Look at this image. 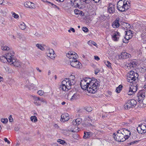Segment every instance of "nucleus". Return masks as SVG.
Listing matches in <instances>:
<instances>
[{
  "mask_svg": "<svg viewBox=\"0 0 146 146\" xmlns=\"http://www.w3.org/2000/svg\"><path fill=\"white\" fill-rule=\"evenodd\" d=\"M36 69L38 71H39L40 72H41V70H40L39 69V68L38 67H36Z\"/></svg>",
  "mask_w": 146,
  "mask_h": 146,
  "instance_id": "obj_60",
  "label": "nucleus"
},
{
  "mask_svg": "<svg viewBox=\"0 0 146 146\" xmlns=\"http://www.w3.org/2000/svg\"><path fill=\"white\" fill-rule=\"evenodd\" d=\"M92 135V133L90 132L84 133V135L83 136L84 138L85 139L89 138Z\"/></svg>",
  "mask_w": 146,
  "mask_h": 146,
  "instance_id": "obj_25",
  "label": "nucleus"
},
{
  "mask_svg": "<svg viewBox=\"0 0 146 146\" xmlns=\"http://www.w3.org/2000/svg\"><path fill=\"white\" fill-rule=\"evenodd\" d=\"M11 13L12 15V16L16 19L18 18L19 17V15H18L15 13L12 12Z\"/></svg>",
  "mask_w": 146,
  "mask_h": 146,
  "instance_id": "obj_35",
  "label": "nucleus"
},
{
  "mask_svg": "<svg viewBox=\"0 0 146 146\" xmlns=\"http://www.w3.org/2000/svg\"><path fill=\"white\" fill-rule=\"evenodd\" d=\"M146 123L144 122L142 124L139 125L137 127V130L138 132L140 134H143L146 133Z\"/></svg>",
  "mask_w": 146,
  "mask_h": 146,
  "instance_id": "obj_7",
  "label": "nucleus"
},
{
  "mask_svg": "<svg viewBox=\"0 0 146 146\" xmlns=\"http://www.w3.org/2000/svg\"><path fill=\"white\" fill-rule=\"evenodd\" d=\"M70 62V64L72 67L77 68H80L82 65L77 60H71Z\"/></svg>",
  "mask_w": 146,
  "mask_h": 146,
  "instance_id": "obj_11",
  "label": "nucleus"
},
{
  "mask_svg": "<svg viewBox=\"0 0 146 146\" xmlns=\"http://www.w3.org/2000/svg\"><path fill=\"white\" fill-rule=\"evenodd\" d=\"M127 3H129V2L126 0H119L117 4V9L121 12L125 11L129 7Z\"/></svg>",
  "mask_w": 146,
  "mask_h": 146,
  "instance_id": "obj_4",
  "label": "nucleus"
},
{
  "mask_svg": "<svg viewBox=\"0 0 146 146\" xmlns=\"http://www.w3.org/2000/svg\"><path fill=\"white\" fill-rule=\"evenodd\" d=\"M38 94L40 96H42L44 93V92L42 90H39L38 92Z\"/></svg>",
  "mask_w": 146,
  "mask_h": 146,
  "instance_id": "obj_41",
  "label": "nucleus"
},
{
  "mask_svg": "<svg viewBox=\"0 0 146 146\" xmlns=\"http://www.w3.org/2000/svg\"><path fill=\"white\" fill-rule=\"evenodd\" d=\"M66 56L70 59V62L71 60H76L78 57L77 54L75 52L72 51L69 52L66 54Z\"/></svg>",
  "mask_w": 146,
  "mask_h": 146,
  "instance_id": "obj_9",
  "label": "nucleus"
},
{
  "mask_svg": "<svg viewBox=\"0 0 146 146\" xmlns=\"http://www.w3.org/2000/svg\"><path fill=\"white\" fill-rule=\"evenodd\" d=\"M141 70L143 72H145L146 71V67H144V68H142Z\"/></svg>",
  "mask_w": 146,
  "mask_h": 146,
  "instance_id": "obj_58",
  "label": "nucleus"
},
{
  "mask_svg": "<svg viewBox=\"0 0 146 146\" xmlns=\"http://www.w3.org/2000/svg\"><path fill=\"white\" fill-rule=\"evenodd\" d=\"M9 63L11 65L17 67H20L22 64L19 61L15 59H13Z\"/></svg>",
  "mask_w": 146,
  "mask_h": 146,
  "instance_id": "obj_15",
  "label": "nucleus"
},
{
  "mask_svg": "<svg viewBox=\"0 0 146 146\" xmlns=\"http://www.w3.org/2000/svg\"><path fill=\"white\" fill-rule=\"evenodd\" d=\"M83 31L84 32H87L88 30V29L86 27H83L82 28Z\"/></svg>",
  "mask_w": 146,
  "mask_h": 146,
  "instance_id": "obj_42",
  "label": "nucleus"
},
{
  "mask_svg": "<svg viewBox=\"0 0 146 146\" xmlns=\"http://www.w3.org/2000/svg\"><path fill=\"white\" fill-rule=\"evenodd\" d=\"M79 15H80L81 16H82L84 15V13L83 11H80Z\"/></svg>",
  "mask_w": 146,
  "mask_h": 146,
  "instance_id": "obj_52",
  "label": "nucleus"
},
{
  "mask_svg": "<svg viewBox=\"0 0 146 146\" xmlns=\"http://www.w3.org/2000/svg\"><path fill=\"white\" fill-rule=\"evenodd\" d=\"M137 104L136 100L134 99L127 101L124 105V108L125 110H129L131 108L134 107Z\"/></svg>",
  "mask_w": 146,
  "mask_h": 146,
  "instance_id": "obj_5",
  "label": "nucleus"
},
{
  "mask_svg": "<svg viewBox=\"0 0 146 146\" xmlns=\"http://www.w3.org/2000/svg\"><path fill=\"white\" fill-rule=\"evenodd\" d=\"M26 7L29 8L31 9L34 8L35 7L34 4L30 2H26L24 4Z\"/></svg>",
  "mask_w": 146,
  "mask_h": 146,
  "instance_id": "obj_22",
  "label": "nucleus"
},
{
  "mask_svg": "<svg viewBox=\"0 0 146 146\" xmlns=\"http://www.w3.org/2000/svg\"><path fill=\"white\" fill-rule=\"evenodd\" d=\"M94 71L95 74L97 75L98 74V73L100 71V70L99 69L97 68L95 69Z\"/></svg>",
  "mask_w": 146,
  "mask_h": 146,
  "instance_id": "obj_44",
  "label": "nucleus"
},
{
  "mask_svg": "<svg viewBox=\"0 0 146 146\" xmlns=\"http://www.w3.org/2000/svg\"><path fill=\"white\" fill-rule=\"evenodd\" d=\"M31 120L33 122H36L37 121V117L35 116H33L31 117Z\"/></svg>",
  "mask_w": 146,
  "mask_h": 146,
  "instance_id": "obj_34",
  "label": "nucleus"
},
{
  "mask_svg": "<svg viewBox=\"0 0 146 146\" xmlns=\"http://www.w3.org/2000/svg\"><path fill=\"white\" fill-rule=\"evenodd\" d=\"M57 142L60 144H61L62 145H64V144L66 143V142L65 141L60 139H58L57 140Z\"/></svg>",
  "mask_w": 146,
  "mask_h": 146,
  "instance_id": "obj_37",
  "label": "nucleus"
},
{
  "mask_svg": "<svg viewBox=\"0 0 146 146\" xmlns=\"http://www.w3.org/2000/svg\"><path fill=\"white\" fill-rule=\"evenodd\" d=\"M138 64V62L136 60L133 59L129 61L127 66L129 68L134 67H135Z\"/></svg>",
  "mask_w": 146,
  "mask_h": 146,
  "instance_id": "obj_14",
  "label": "nucleus"
},
{
  "mask_svg": "<svg viewBox=\"0 0 146 146\" xmlns=\"http://www.w3.org/2000/svg\"><path fill=\"white\" fill-rule=\"evenodd\" d=\"M47 3L48 4H50L51 5H52V4H53L52 3H51V2L48 1L47 2Z\"/></svg>",
  "mask_w": 146,
  "mask_h": 146,
  "instance_id": "obj_62",
  "label": "nucleus"
},
{
  "mask_svg": "<svg viewBox=\"0 0 146 146\" xmlns=\"http://www.w3.org/2000/svg\"><path fill=\"white\" fill-rule=\"evenodd\" d=\"M4 140L6 142H7V143L8 144L10 143V141H9L8 140L7 138H5Z\"/></svg>",
  "mask_w": 146,
  "mask_h": 146,
  "instance_id": "obj_51",
  "label": "nucleus"
},
{
  "mask_svg": "<svg viewBox=\"0 0 146 146\" xmlns=\"http://www.w3.org/2000/svg\"><path fill=\"white\" fill-rule=\"evenodd\" d=\"M123 86L122 85H119L118 87H117L116 89V92L118 93L120 92V91L122 90Z\"/></svg>",
  "mask_w": 146,
  "mask_h": 146,
  "instance_id": "obj_29",
  "label": "nucleus"
},
{
  "mask_svg": "<svg viewBox=\"0 0 146 146\" xmlns=\"http://www.w3.org/2000/svg\"><path fill=\"white\" fill-rule=\"evenodd\" d=\"M145 95L146 94L144 91H141L138 93L137 97L138 101L139 103H141L143 102L144 103L146 102V100L145 99Z\"/></svg>",
  "mask_w": 146,
  "mask_h": 146,
  "instance_id": "obj_8",
  "label": "nucleus"
},
{
  "mask_svg": "<svg viewBox=\"0 0 146 146\" xmlns=\"http://www.w3.org/2000/svg\"><path fill=\"white\" fill-rule=\"evenodd\" d=\"M82 0H77V1L76 2V3H78V4L79 5H81L82 4Z\"/></svg>",
  "mask_w": 146,
  "mask_h": 146,
  "instance_id": "obj_45",
  "label": "nucleus"
},
{
  "mask_svg": "<svg viewBox=\"0 0 146 146\" xmlns=\"http://www.w3.org/2000/svg\"><path fill=\"white\" fill-rule=\"evenodd\" d=\"M14 53L13 51H11L9 53L6 54L5 55V57L7 60V62L10 63L14 58Z\"/></svg>",
  "mask_w": 146,
  "mask_h": 146,
  "instance_id": "obj_12",
  "label": "nucleus"
},
{
  "mask_svg": "<svg viewBox=\"0 0 146 146\" xmlns=\"http://www.w3.org/2000/svg\"><path fill=\"white\" fill-rule=\"evenodd\" d=\"M79 97L78 94L76 93L73 94L70 99V100L72 101L74 100H76L78 99Z\"/></svg>",
  "mask_w": 146,
  "mask_h": 146,
  "instance_id": "obj_27",
  "label": "nucleus"
},
{
  "mask_svg": "<svg viewBox=\"0 0 146 146\" xmlns=\"http://www.w3.org/2000/svg\"><path fill=\"white\" fill-rule=\"evenodd\" d=\"M132 31L129 30L126 31V33L125 36V39L126 40L124 41L123 40V42L124 43H126L127 42V41L128 40L131 38L132 37Z\"/></svg>",
  "mask_w": 146,
  "mask_h": 146,
  "instance_id": "obj_10",
  "label": "nucleus"
},
{
  "mask_svg": "<svg viewBox=\"0 0 146 146\" xmlns=\"http://www.w3.org/2000/svg\"><path fill=\"white\" fill-rule=\"evenodd\" d=\"M3 80V78L0 76V82L2 81Z\"/></svg>",
  "mask_w": 146,
  "mask_h": 146,
  "instance_id": "obj_61",
  "label": "nucleus"
},
{
  "mask_svg": "<svg viewBox=\"0 0 146 146\" xmlns=\"http://www.w3.org/2000/svg\"><path fill=\"white\" fill-rule=\"evenodd\" d=\"M46 53L47 56L52 59H53L55 57V55L54 54V52L52 49H50L47 50Z\"/></svg>",
  "mask_w": 146,
  "mask_h": 146,
  "instance_id": "obj_16",
  "label": "nucleus"
},
{
  "mask_svg": "<svg viewBox=\"0 0 146 146\" xmlns=\"http://www.w3.org/2000/svg\"><path fill=\"white\" fill-rule=\"evenodd\" d=\"M143 88L145 89H146V84H145Z\"/></svg>",
  "mask_w": 146,
  "mask_h": 146,
  "instance_id": "obj_64",
  "label": "nucleus"
},
{
  "mask_svg": "<svg viewBox=\"0 0 146 146\" xmlns=\"http://www.w3.org/2000/svg\"><path fill=\"white\" fill-rule=\"evenodd\" d=\"M73 5L76 8H79V7L80 5L78 4V3H76V2Z\"/></svg>",
  "mask_w": 146,
  "mask_h": 146,
  "instance_id": "obj_49",
  "label": "nucleus"
},
{
  "mask_svg": "<svg viewBox=\"0 0 146 146\" xmlns=\"http://www.w3.org/2000/svg\"><path fill=\"white\" fill-rule=\"evenodd\" d=\"M70 1L72 3H73V4L77 1V0H70Z\"/></svg>",
  "mask_w": 146,
  "mask_h": 146,
  "instance_id": "obj_56",
  "label": "nucleus"
},
{
  "mask_svg": "<svg viewBox=\"0 0 146 146\" xmlns=\"http://www.w3.org/2000/svg\"><path fill=\"white\" fill-rule=\"evenodd\" d=\"M81 123V119L80 118H78L76 119L75 121L74 120L73 122V125H79Z\"/></svg>",
  "mask_w": 146,
  "mask_h": 146,
  "instance_id": "obj_24",
  "label": "nucleus"
},
{
  "mask_svg": "<svg viewBox=\"0 0 146 146\" xmlns=\"http://www.w3.org/2000/svg\"><path fill=\"white\" fill-rule=\"evenodd\" d=\"M80 11L77 9H76L74 10V12L75 14L77 15H79Z\"/></svg>",
  "mask_w": 146,
  "mask_h": 146,
  "instance_id": "obj_40",
  "label": "nucleus"
},
{
  "mask_svg": "<svg viewBox=\"0 0 146 146\" xmlns=\"http://www.w3.org/2000/svg\"><path fill=\"white\" fill-rule=\"evenodd\" d=\"M75 78L74 76L73 75L70 76L69 78H65L62 82L60 90L64 91H68L71 88V86L75 84Z\"/></svg>",
  "mask_w": 146,
  "mask_h": 146,
  "instance_id": "obj_3",
  "label": "nucleus"
},
{
  "mask_svg": "<svg viewBox=\"0 0 146 146\" xmlns=\"http://www.w3.org/2000/svg\"><path fill=\"white\" fill-rule=\"evenodd\" d=\"M70 30L71 31H72L73 33H74L75 32V29L73 28H71Z\"/></svg>",
  "mask_w": 146,
  "mask_h": 146,
  "instance_id": "obj_59",
  "label": "nucleus"
},
{
  "mask_svg": "<svg viewBox=\"0 0 146 146\" xmlns=\"http://www.w3.org/2000/svg\"><path fill=\"white\" fill-rule=\"evenodd\" d=\"M94 58L96 60H100V58L98 56H95Z\"/></svg>",
  "mask_w": 146,
  "mask_h": 146,
  "instance_id": "obj_55",
  "label": "nucleus"
},
{
  "mask_svg": "<svg viewBox=\"0 0 146 146\" xmlns=\"http://www.w3.org/2000/svg\"><path fill=\"white\" fill-rule=\"evenodd\" d=\"M88 85L87 91L90 93L94 94L97 91L100 85L99 82L94 78L88 77L84 78Z\"/></svg>",
  "mask_w": 146,
  "mask_h": 146,
  "instance_id": "obj_1",
  "label": "nucleus"
},
{
  "mask_svg": "<svg viewBox=\"0 0 146 146\" xmlns=\"http://www.w3.org/2000/svg\"><path fill=\"white\" fill-rule=\"evenodd\" d=\"M83 2H85L86 3H89L91 1V0H82Z\"/></svg>",
  "mask_w": 146,
  "mask_h": 146,
  "instance_id": "obj_47",
  "label": "nucleus"
},
{
  "mask_svg": "<svg viewBox=\"0 0 146 146\" xmlns=\"http://www.w3.org/2000/svg\"><path fill=\"white\" fill-rule=\"evenodd\" d=\"M34 103L35 105L37 106H40L41 105V103L39 102V97H35L34 98Z\"/></svg>",
  "mask_w": 146,
  "mask_h": 146,
  "instance_id": "obj_26",
  "label": "nucleus"
},
{
  "mask_svg": "<svg viewBox=\"0 0 146 146\" xmlns=\"http://www.w3.org/2000/svg\"><path fill=\"white\" fill-rule=\"evenodd\" d=\"M88 44L90 45H92V44L93 45L96 46L97 45L92 40H90L88 42Z\"/></svg>",
  "mask_w": 146,
  "mask_h": 146,
  "instance_id": "obj_36",
  "label": "nucleus"
},
{
  "mask_svg": "<svg viewBox=\"0 0 146 146\" xmlns=\"http://www.w3.org/2000/svg\"><path fill=\"white\" fill-rule=\"evenodd\" d=\"M36 46L38 48L42 50H43L44 49V48L40 44H37Z\"/></svg>",
  "mask_w": 146,
  "mask_h": 146,
  "instance_id": "obj_39",
  "label": "nucleus"
},
{
  "mask_svg": "<svg viewBox=\"0 0 146 146\" xmlns=\"http://www.w3.org/2000/svg\"><path fill=\"white\" fill-rule=\"evenodd\" d=\"M130 55L129 54L125 52H123L121 54V58L123 59H126L129 57V56Z\"/></svg>",
  "mask_w": 146,
  "mask_h": 146,
  "instance_id": "obj_23",
  "label": "nucleus"
},
{
  "mask_svg": "<svg viewBox=\"0 0 146 146\" xmlns=\"http://www.w3.org/2000/svg\"><path fill=\"white\" fill-rule=\"evenodd\" d=\"M86 119L88 120L91 121V122H92V123H93L94 122V120H93L91 118V117H88Z\"/></svg>",
  "mask_w": 146,
  "mask_h": 146,
  "instance_id": "obj_43",
  "label": "nucleus"
},
{
  "mask_svg": "<svg viewBox=\"0 0 146 146\" xmlns=\"http://www.w3.org/2000/svg\"><path fill=\"white\" fill-rule=\"evenodd\" d=\"M20 28L22 30L25 29L26 27V26L24 23H22L20 24L19 25Z\"/></svg>",
  "mask_w": 146,
  "mask_h": 146,
  "instance_id": "obj_30",
  "label": "nucleus"
},
{
  "mask_svg": "<svg viewBox=\"0 0 146 146\" xmlns=\"http://www.w3.org/2000/svg\"><path fill=\"white\" fill-rule=\"evenodd\" d=\"M121 130V132L123 133L124 136H125V140L128 139L130 135L131 132L130 131L125 128L122 129Z\"/></svg>",
  "mask_w": 146,
  "mask_h": 146,
  "instance_id": "obj_13",
  "label": "nucleus"
},
{
  "mask_svg": "<svg viewBox=\"0 0 146 146\" xmlns=\"http://www.w3.org/2000/svg\"><path fill=\"white\" fill-rule=\"evenodd\" d=\"M123 134L121 130H119L117 132L116 134L113 133V138L116 141H118L123 142L125 140V139Z\"/></svg>",
  "mask_w": 146,
  "mask_h": 146,
  "instance_id": "obj_6",
  "label": "nucleus"
},
{
  "mask_svg": "<svg viewBox=\"0 0 146 146\" xmlns=\"http://www.w3.org/2000/svg\"><path fill=\"white\" fill-rule=\"evenodd\" d=\"M0 60L1 61L5 63L7 61V60L5 57V56H2L0 57Z\"/></svg>",
  "mask_w": 146,
  "mask_h": 146,
  "instance_id": "obj_28",
  "label": "nucleus"
},
{
  "mask_svg": "<svg viewBox=\"0 0 146 146\" xmlns=\"http://www.w3.org/2000/svg\"><path fill=\"white\" fill-rule=\"evenodd\" d=\"M39 101H40L41 102H45L43 98H39Z\"/></svg>",
  "mask_w": 146,
  "mask_h": 146,
  "instance_id": "obj_53",
  "label": "nucleus"
},
{
  "mask_svg": "<svg viewBox=\"0 0 146 146\" xmlns=\"http://www.w3.org/2000/svg\"><path fill=\"white\" fill-rule=\"evenodd\" d=\"M131 87L130 86L129 87V90L127 93L129 95H131L133 94V91L131 89Z\"/></svg>",
  "mask_w": 146,
  "mask_h": 146,
  "instance_id": "obj_33",
  "label": "nucleus"
},
{
  "mask_svg": "<svg viewBox=\"0 0 146 146\" xmlns=\"http://www.w3.org/2000/svg\"><path fill=\"white\" fill-rule=\"evenodd\" d=\"M76 128H77L78 127H75V129ZM75 129V130H70V131H71L73 132H77L79 131V130H78V129Z\"/></svg>",
  "mask_w": 146,
  "mask_h": 146,
  "instance_id": "obj_48",
  "label": "nucleus"
},
{
  "mask_svg": "<svg viewBox=\"0 0 146 146\" xmlns=\"http://www.w3.org/2000/svg\"><path fill=\"white\" fill-rule=\"evenodd\" d=\"M1 121L2 123H6L8 122V120L7 118H2L1 119Z\"/></svg>",
  "mask_w": 146,
  "mask_h": 146,
  "instance_id": "obj_38",
  "label": "nucleus"
},
{
  "mask_svg": "<svg viewBox=\"0 0 146 146\" xmlns=\"http://www.w3.org/2000/svg\"><path fill=\"white\" fill-rule=\"evenodd\" d=\"M115 5L111 4H110L108 8V12L110 14L114 13L115 11Z\"/></svg>",
  "mask_w": 146,
  "mask_h": 146,
  "instance_id": "obj_20",
  "label": "nucleus"
},
{
  "mask_svg": "<svg viewBox=\"0 0 146 146\" xmlns=\"http://www.w3.org/2000/svg\"><path fill=\"white\" fill-rule=\"evenodd\" d=\"M68 114L66 113H65L62 114L61 116L60 121L65 122L68 121L69 119Z\"/></svg>",
  "mask_w": 146,
  "mask_h": 146,
  "instance_id": "obj_19",
  "label": "nucleus"
},
{
  "mask_svg": "<svg viewBox=\"0 0 146 146\" xmlns=\"http://www.w3.org/2000/svg\"><path fill=\"white\" fill-rule=\"evenodd\" d=\"M1 49L3 50L8 51L9 50L10 48L8 46L5 45H3L1 47Z\"/></svg>",
  "mask_w": 146,
  "mask_h": 146,
  "instance_id": "obj_32",
  "label": "nucleus"
},
{
  "mask_svg": "<svg viewBox=\"0 0 146 146\" xmlns=\"http://www.w3.org/2000/svg\"><path fill=\"white\" fill-rule=\"evenodd\" d=\"M113 40L115 41L118 40L120 36L119 33L117 31H114L111 35Z\"/></svg>",
  "mask_w": 146,
  "mask_h": 146,
  "instance_id": "obj_17",
  "label": "nucleus"
},
{
  "mask_svg": "<svg viewBox=\"0 0 146 146\" xmlns=\"http://www.w3.org/2000/svg\"><path fill=\"white\" fill-rule=\"evenodd\" d=\"M19 127L17 126L15 128V130L16 131H18L19 129Z\"/></svg>",
  "mask_w": 146,
  "mask_h": 146,
  "instance_id": "obj_57",
  "label": "nucleus"
},
{
  "mask_svg": "<svg viewBox=\"0 0 146 146\" xmlns=\"http://www.w3.org/2000/svg\"><path fill=\"white\" fill-rule=\"evenodd\" d=\"M119 18H117L116 20L113 22L112 26L114 28H117L120 26V24L119 23Z\"/></svg>",
  "mask_w": 146,
  "mask_h": 146,
  "instance_id": "obj_21",
  "label": "nucleus"
},
{
  "mask_svg": "<svg viewBox=\"0 0 146 146\" xmlns=\"http://www.w3.org/2000/svg\"><path fill=\"white\" fill-rule=\"evenodd\" d=\"M138 76V73L135 72L133 71H131L127 77V82L132 84V85H131V89L133 91V94L137 90L136 82L138 81L137 78Z\"/></svg>",
  "mask_w": 146,
  "mask_h": 146,
  "instance_id": "obj_2",
  "label": "nucleus"
},
{
  "mask_svg": "<svg viewBox=\"0 0 146 146\" xmlns=\"http://www.w3.org/2000/svg\"><path fill=\"white\" fill-rule=\"evenodd\" d=\"M104 63L110 69H112V68L111 66V64L108 61H106L104 62Z\"/></svg>",
  "mask_w": 146,
  "mask_h": 146,
  "instance_id": "obj_31",
  "label": "nucleus"
},
{
  "mask_svg": "<svg viewBox=\"0 0 146 146\" xmlns=\"http://www.w3.org/2000/svg\"><path fill=\"white\" fill-rule=\"evenodd\" d=\"M135 143V142L134 141L132 142H131L129 144L130 145H131L134 144Z\"/></svg>",
  "mask_w": 146,
  "mask_h": 146,
  "instance_id": "obj_63",
  "label": "nucleus"
},
{
  "mask_svg": "<svg viewBox=\"0 0 146 146\" xmlns=\"http://www.w3.org/2000/svg\"><path fill=\"white\" fill-rule=\"evenodd\" d=\"M52 6L54 8H56L59 10L60 9V8L58 7H57L56 5L53 4H52Z\"/></svg>",
  "mask_w": 146,
  "mask_h": 146,
  "instance_id": "obj_50",
  "label": "nucleus"
},
{
  "mask_svg": "<svg viewBox=\"0 0 146 146\" xmlns=\"http://www.w3.org/2000/svg\"><path fill=\"white\" fill-rule=\"evenodd\" d=\"M81 86L83 90H86L87 89V86H88L87 84H86V82L85 81L84 78L82 79L81 81L80 82Z\"/></svg>",
  "mask_w": 146,
  "mask_h": 146,
  "instance_id": "obj_18",
  "label": "nucleus"
},
{
  "mask_svg": "<svg viewBox=\"0 0 146 146\" xmlns=\"http://www.w3.org/2000/svg\"><path fill=\"white\" fill-rule=\"evenodd\" d=\"M4 0H0V5H5V4H3L4 3Z\"/></svg>",
  "mask_w": 146,
  "mask_h": 146,
  "instance_id": "obj_54",
  "label": "nucleus"
},
{
  "mask_svg": "<svg viewBox=\"0 0 146 146\" xmlns=\"http://www.w3.org/2000/svg\"><path fill=\"white\" fill-rule=\"evenodd\" d=\"M9 119L10 122H12L13 121V119L11 115H10L9 117Z\"/></svg>",
  "mask_w": 146,
  "mask_h": 146,
  "instance_id": "obj_46",
  "label": "nucleus"
}]
</instances>
